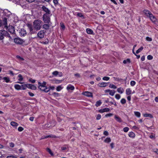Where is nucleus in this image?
I'll list each match as a JSON object with an SVG mask.
<instances>
[{
  "label": "nucleus",
  "instance_id": "338daca9",
  "mask_svg": "<svg viewBox=\"0 0 158 158\" xmlns=\"http://www.w3.org/2000/svg\"><path fill=\"white\" fill-rule=\"evenodd\" d=\"M77 16H79L80 17H83V15L81 13H78L77 14Z\"/></svg>",
  "mask_w": 158,
  "mask_h": 158
},
{
  "label": "nucleus",
  "instance_id": "79ce46f5",
  "mask_svg": "<svg viewBox=\"0 0 158 158\" xmlns=\"http://www.w3.org/2000/svg\"><path fill=\"white\" fill-rule=\"evenodd\" d=\"M18 77L19 78V79H18V80L20 81H22L23 79V77H22V75H21V74H19L18 76Z\"/></svg>",
  "mask_w": 158,
  "mask_h": 158
},
{
  "label": "nucleus",
  "instance_id": "a211bd4d",
  "mask_svg": "<svg viewBox=\"0 0 158 158\" xmlns=\"http://www.w3.org/2000/svg\"><path fill=\"white\" fill-rule=\"evenodd\" d=\"M107 85V83L105 82H102L99 83L98 86L100 87H105Z\"/></svg>",
  "mask_w": 158,
  "mask_h": 158
},
{
  "label": "nucleus",
  "instance_id": "ea45409f",
  "mask_svg": "<svg viewBox=\"0 0 158 158\" xmlns=\"http://www.w3.org/2000/svg\"><path fill=\"white\" fill-rule=\"evenodd\" d=\"M120 102L122 104H124L126 103V100L125 98H122L121 99Z\"/></svg>",
  "mask_w": 158,
  "mask_h": 158
},
{
  "label": "nucleus",
  "instance_id": "0e129e2a",
  "mask_svg": "<svg viewBox=\"0 0 158 158\" xmlns=\"http://www.w3.org/2000/svg\"><path fill=\"white\" fill-rule=\"evenodd\" d=\"M26 1L29 3H32L34 2L35 0H26Z\"/></svg>",
  "mask_w": 158,
  "mask_h": 158
},
{
  "label": "nucleus",
  "instance_id": "f3484780",
  "mask_svg": "<svg viewBox=\"0 0 158 158\" xmlns=\"http://www.w3.org/2000/svg\"><path fill=\"white\" fill-rule=\"evenodd\" d=\"M114 118L117 122L119 123L122 122V120L121 118L117 115H115L114 116Z\"/></svg>",
  "mask_w": 158,
  "mask_h": 158
},
{
  "label": "nucleus",
  "instance_id": "09e8293b",
  "mask_svg": "<svg viewBox=\"0 0 158 158\" xmlns=\"http://www.w3.org/2000/svg\"><path fill=\"white\" fill-rule=\"evenodd\" d=\"M55 82L56 83L59 84L61 83L62 81V80H55Z\"/></svg>",
  "mask_w": 158,
  "mask_h": 158
},
{
  "label": "nucleus",
  "instance_id": "1a4fd4ad",
  "mask_svg": "<svg viewBox=\"0 0 158 158\" xmlns=\"http://www.w3.org/2000/svg\"><path fill=\"white\" fill-rule=\"evenodd\" d=\"M27 88L34 90L36 89V87L35 85L30 84H27Z\"/></svg>",
  "mask_w": 158,
  "mask_h": 158
},
{
  "label": "nucleus",
  "instance_id": "a18cd8bd",
  "mask_svg": "<svg viewBox=\"0 0 158 158\" xmlns=\"http://www.w3.org/2000/svg\"><path fill=\"white\" fill-rule=\"evenodd\" d=\"M146 40L148 41H151L152 40V39L151 38L147 36L146 37Z\"/></svg>",
  "mask_w": 158,
  "mask_h": 158
},
{
  "label": "nucleus",
  "instance_id": "5701e85b",
  "mask_svg": "<svg viewBox=\"0 0 158 158\" xmlns=\"http://www.w3.org/2000/svg\"><path fill=\"white\" fill-rule=\"evenodd\" d=\"M126 93L127 95H130L131 93V90L130 88H127L126 90Z\"/></svg>",
  "mask_w": 158,
  "mask_h": 158
},
{
  "label": "nucleus",
  "instance_id": "c9c22d12",
  "mask_svg": "<svg viewBox=\"0 0 158 158\" xmlns=\"http://www.w3.org/2000/svg\"><path fill=\"white\" fill-rule=\"evenodd\" d=\"M60 26L61 28L63 30H64L65 28V27L64 24L62 22L60 23Z\"/></svg>",
  "mask_w": 158,
  "mask_h": 158
},
{
  "label": "nucleus",
  "instance_id": "39448f33",
  "mask_svg": "<svg viewBox=\"0 0 158 158\" xmlns=\"http://www.w3.org/2000/svg\"><path fill=\"white\" fill-rule=\"evenodd\" d=\"M14 42L17 44H21L24 42V41L19 37L15 38L14 39Z\"/></svg>",
  "mask_w": 158,
  "mask_h": 158
},
{
  "label": "nucleus",
  "instance_id": "5fc2aeb1",
  "mask_svg": "<svg viewBox=\"0 0 158 158\" xmlns=\"http://www.w3.org/2000/svg\"><path fill=\"white\" fill-rule=\"evenodd\" d=\"M113 115V114L112 113H109L107 114H106L105 115V117H110L112 116Z\"/></svg>",
  "mask_w": 158,
  "mask_h": 158
},
{
  "label": "nucleus",
  "instance_id": "72a5a7b5",
  "mask_svg": "<svg viewBox=\"0 0 158 158\" xmlns=\"http://www.w3.org/2000/svg\"><path fill=\"white\" fill-rule=\"evenodd\" d=\"M130 60L129 59H127L126 60H124L123 61V63L124 64H126L127 63H130Z\"/></svg>",
  "mask_w": 158,
  "mask_h": 158
},
{
  "label": "nucleus",
  "instance_id": "6e6d98bb",
  "mask_svg": "<svg viewBox=\"0 0 158 158\" xmlns=\"http://www.w3.org/2000/svg\"><path fill=\"white\" fill-rule=\"evenodd\" d=\"M29 81L32 83H34L35 82V80L32 79V78L30 79H29Z\"/></svg>",
  "mask_w": 158,
  "mask_h": 158
},
{
  "label": "nucleus",
  "instance_id": "052dcab7",
  "mask_svg": "<svg viewBox=\"0 0 158 158\" xmlns=\"http://www.w3.org/2000/svg\"><path fill=\"white\" fill-rule=\"evenodd\" d=\"M136 45H135L134 46H133V49H132V52H133V53L135 55V52H134V50H135V48L136 47Z\"/></svg>",
  "mask_w": 158,
  "mask_h": 158
},
{
  "label": "nucleus",
  "instance_id": "423d86ee",
  "mask_svg": "<svg viewBox=\"0 0 158 158\" xmlns=\"http://www.w3.org/2000/svg\"><path fill=\"white\" fill-rule=\"evenodd\" d=\"M8 31L12 34H15V29L12 26H9L8 27Z\"/></svg>",
  "mask_w": 158,
  "mask_h": 158
},
{
  "label": "nucleus",
  "instance_id": "6e6552de",
  "mask_svg": "<svg viewBox=\"0 0 158 158\" xmlns=\"http://www.w3.org/2000/svg\"><path fill=\"white\" fill-rule=\"evenodd\" d=\"M82 94L85 96L88 97H92L93 96L92 93L88 91L83 92Z\"/></svg>",
  "mask_w": 158,
  "mask_h": 158
},
{
  "label": "nucleus",
  "instance_id": "393cba45",
  "mask_svg": "<svg viewBox=\"0 0 158 158\" xmlns=\"http://www.w3.org/2000/svg\"><path fill=\"white\" fill-rule=\"evenodd\" d=\"M86 31L88 34H91L93 33V31L90 29L88 28L86 29Z\"/></svg>",
  "mask_w": 158,
  "mask_h": 158
},
{
  "label": "nucleus",
  "instance_id": "6ab92c4d",
  "mask_svg": "<svg viewBox=\"0 0 158 158\" xmlns=\"http://www.w3.org/2000/svg\"><path fill=\"white\" fill-rule=\"evenodd\" d=\"M67 89L68 90L69 89L73 90L74 89V87L73 85H69L67 86Z\"/></svg>",
  "mask_w": 158,
  "mask_h": 158
},
{
  "label": "nucleus",
  "instance_id": "473e14b6",
  "mask_svg": "<svg viewBox=\"0 0 158 158\" xmlns=\"http://www.w3.org/2000/svg\"><path fill=\"white\" fill-rule=\"evenodd\" d=\"M43 27L45 29H48L49 27V25L47 24H44L43 26Z\"/></svg>",
  "mask_w": 158,
  "mask_h": 158
},
{
  "label": "nucleus",
  "instance_id": "c03bdc74",
  "mask_svg": "<svg viewBox=\"0 0 158 158\" xmlns=\"http://www.w3.org/2000/svg\"><path fill=\"white\" fill-rule=\"evenodd\" d=\"M135 82L134 81H131L130 82V85L131 86H134L135 84Z\"/></svg>",
  "mask_w": 158,
  "mask_h": 158
},
{
  "label": "nucleus",
  "instance_id": "cd10ccee",
  "mask_svg": "<svg viewBox=\"0 0 158 158\" xmlns=\"http://www.w3.org/2000/svg\"><path fill=\"white\" fill-rule=\"evenodd\" d=\"M135 115L137 117L139 118L140 116V113L139 112L135 111L134 112Z\"/></svg>",
  "mask_w": 158,
  "mask_h": 158
},
{
  "label": "nucleus",
  "instance_id": "de8ad7c7",
  "mask_svg": "<svg viewBox=\"0 0 158 158\" xmlns=\"http://www.w3.org/2000/svg\"><path fill=\"white\" fill-rule=\"evenodd\" d=\"M6 158H17V157H16V156L10 155L7 156Z\"/></svg>",
  "mask_w": 158,
  "mask_h": 158
},
{
  "label": "nucleus",
  "instance_id": "f8f14e48",
  "mask_svg": "<svg viewBox=\"0 0 158 158\" xmlns=\"http://www.w3.org/2000/svg\"><path fill=\"white\" fill-rule=\"evenodd\" d=\"M19 33L21 36H24L27 34L26 31L23 29H21Z\"/></svg>",
  "mask_w": 158,
  "mask_h": 158
},
{
  "label": "nucleus",
  "instance_id": "a878e982",
  "mask_svg": "<svg viewBox=\"0 0 158 158\" xmlns=\"http://www.w3.org/2000/svg\"><path fill=\"white\" fill-rule=\"evenodd\" d=\"M4 34H5L4 36H6L10 38V39H11V37L9 34V33L6 31L5 30V31H4Z\"/></svg>",
  "mask_w": 158,
  "mask_h": 158
},
{
  "label": "nucleus",
  "instance_id": "4c0bfd02",
  "mask_svg": "<svg viewBox=\"0 0 158 158\" xmlns=\"http://www.w3.org/2000/svg\"><path fill=\"white\" fill-rule=\"evenodd\" d=\"M143 47H141L140 48L138 49L136 51V53L137 54L138 53H139L141 51H142L143 50Z\"/></svg>",
  "mask_w": 158,
  "mask_h": 158
},
{
  "label": "nucleus",
  "instance_id": "37998d69",
  "mask_svg": "<svg viewBox=\"0 0 158 158\" xmlns=\"http://www.w3.org/2000/svg\"><path fill=\"white\" fill-rule=\"evenodd\" d=\"M129 130V128L128 127H125L123 129V131L125 132H128Z\"/></svg>",
  "mask_w": 158,
  "mask_h": 158
},
{
  "label": "nucleus",
  "instance_id": "e2e57ef3",
  "mask_svg": "<svg viewBox=\"0 0 158 158\" xmlns=\"http://www.w3.org/2000/svg\"><path fill=\"white\" fill-rule=\"evenodd\" d=\"M68 148L66 146H64L61 148V149L62 150H66Z\"/></svg>",
  "mask_w": 158,
  "mask_h": 158
},
{
  "label": "nucleus",
  "instance_id": "f03ea898",
  "mask_svg": "<svg viewBox=\"0 0 158 158\" xmlns=\"http://www.w3.org/2000/svg\"><path fill=\"white\" fill-rule=\"evenodd\" d=\"M39 86L38 88L42 91H43L45 92H48L49 91V88H47L45 86L46 82H44L43 84L39 82L38 83Z\"/></svg>",
  "mask_w": 158,
  "mask_h": 158
},
{
  "label": "nucleus",
  "instance_id": "4be33fe9",
  "mask_svg": "<svg viewBox=\"0 0 158 158\" xmlns=\"http://www.w3.org/2000/svg\"><path fill=\"white\" fill-rule=\"evenodd\" d=\"M128 135L129 137L131 138H134L135 136V133L132 132H129L128 133Z\"/></svg>",
  "mask_w": 158,
  "mask_h": 158
},
{
  "label": "nucleus",
  "instance_id": "9b49d317",
  "mask_svg": "<svg viewBox=\"0 0 158 158\" xmlns=\"http://www.w3.org/2000/svg\"><path fill=\"white\" fill-rule=\"evenodd\" d=\"M4 31H5V30H1L0 31V40H2L4 38L5 34H4V32H3Z\"/></svg>",
  "mask_w": 158,
  "mask_h": 158
},
{
  "label": "nucleus",
  "instance_id": "a19ab883",
  "mask_svg": "<svg viewBox=\"0 0 158 158\" xmlns=\"http://www.w3.org/2000/svg\"><path fill=\"white\" fill-rule=\"evenodd\" d=\"M109 87L111 88L114 89H115L117 88V87L115 85H113L112 84H110V85Z\"/></svg>",
  "mask_w": 158,
  "mask_h": 158
},
{
  "label": "nucleus",
  "instance_id": "58836bf2",
  "mask_svg": "<svg viewBox=\"0 0 158 158\" xmlns=\"http://www.w3.org/2000/svg\"><path fill=\"white\" fill-rule=\"evenodd\" d=\"M111 141V139L110 138H107L105 140L104 142L106 143H109Z\"/></svg>",
  "mask_w": 158,
  "mask_h": 158
},
{
  "label": "nucleus",
  "instance_id": "864d4df0",
  "mask_svg": "<svg viewBox=\"0 0 158 158\" xmlns=\"http://www.w3.org/2000/svg\"><path fill=\"white\" fill-rule=\"evenodd\" d=\"M153 56L150 55H149L147 56V58L148 60H151L153 59Z\"/></svg>",
  "mask_w": 158,
  "mask_h": 158
},
{
  "label": "nucleus",
  "instance_id": "69168bd1",
  "mask_svg": "<svg viewBox=\"0 0 158 158\" xmlns=\"http://www.w3.org/2000/svg\"><path fill=\"white\" fill-rule=\"evenodd\" d=\"M28 94L31 97H33L34 95V94L33 93L30 92H29Z\"/></svg>",
  "mask_w": 158,
  "mask_h": 158
},
{
  "label": "nucleus",
  "instance_id": "dca6fc26",
  "mask_svg": "<svg viewBox=\"0 0 158 158\" xmlns=\"http://www.w3.org/2000/svg\"><path fill=\"white\" fill-rule=\"evenodd\" d=\"M150 20L154 23H155L156 21V17L152 14V16H150L149 17Z\"/></svg>",
  "mask_w": 158,
  "mask_h": 158
},
{
  "label": "nucleus",
  "instance_id": "c756f323",
  "mask_svg": "<svg viewBox=\"0 0 158 158\" xmlns=\"http://www.w3.org/2000/svg\"><path fill=\"white\" fill-rule=\"evenodd\" d=\"M3 79L5 80L6 83H8L10 81V78L8 77H4L3 78Z\"/></svg>",
  "mask_w": 158,
  "mask_h": 158
},
{
  "label": "nucleus",
  "instance_id": "f704fd0d",
  "mask_svg": "<svg viewBox=\"0 0 158 158\" xmlns=\"http://www.w3.org/2000/svg\"><path fill=\"white\" fill-rule=\"evenodd\" d=\"M52 95L53 96L55 97H58L60 96V94L59 93L56 92H53L52 94Z\"/></svg>",
  "mask_w": 158,
  "mask_h": 158
},
{
  "label": "nucleus",
  "instance_id": "ddd939ff",
  "mask_svg": "<svg viewBox=\"0 0 158 158\" xmlns=\"http://www.w3.org/2000/svg\"><path fill=\"white\" fill-rule=\"evenodd\" d=\"M42 9L44 11L46 12V13L49 14V10L45 6H43L42 7Z\"/></svg>",
  "mask_w": 158,
  "mask_h": 158
},
{
  "label": "nucleus",
  "instance_id": "bf43d9fd",
  "mask_svg": "<svg viewBox=\"0 0 158 158\" xmlns=\"http://www.w3.org/2000/svg\"><path fill=\"white\" fill-rule=\"evenodd\" d=\"M10 146L11 148H13L14 147L15 144L14 143L11 142L10 143Z\"/></svg>",
  "mask_w": 158,
  "mask_h": 158
},
{
  "label": "nucleus",
  "instance_id": "20e7f679",
  "mask_svg": "<svg viewBox=\"0 0 158 158\" xmlns=\"http://www.w3.org/2000/svg\"><path fill=\"white\" fill-rule=\"evenodd\" d=\"M27 26L31 34H34L36 33V30L34 28H33L32 25L30 24H27Z\"/></svg>",
  "mask_w": 158,
  "mask_h": 158
},
{
  "label": "nucleus",
  "instance_id": "bb28decb",
  "mask_svg": "<svg viewBox=\"0 0 158 158\" xmlns=\"http://www.w3.org/2000/svg\"><path fill=\"white\" fill-rule=\"evenodd\" d=\"M15 89L19 90L21 89V86L19 85L16 84L15 85Z\"/></svg>",
  "mask_w": 158,
  "mask_h": 158
},
{
  "label": "nucleus",
  "instance_id": "7c9ffc66",
  "mask_svg": "<svg viewBox=\"0 0 158 158\" xmlns=\"http://www.w3.org/2000/svg\"><path fill=\"white\" fill-rule=\"evenodd\" d=\"M102 103V102L100 100H99L96 102L95 106L97 107H98L101 105Z\"/></svg>",
  "mask_w": 158,
  "mask_h": 158
},
{
  "label": "nucleus",
  "instance_id": "e433bc0d",
  "mask_svg": "<svg viewBox=\"0 0 158 158\" xmlns=\"http://www.w3.org/2000/svg\"><path fill=\"white\" fill-rule=\"evenodd\" d=\"M63 88L61 86L59 85L56 87V90L57 91H60L63 89Z\"/></svg>",
  "mask_w": 158,
  "mask_h": 158
},
{
  "label": "nucleus",
  "instance_id": "f257e3e1",
  "mask_svg": "<svg viewBox=\"0 0 158 158\" xmlns=\"http://www.w3.org/2000/svg\"><path fill=\"white\" fill-rule=\"evenodd\" d=\"M42 24V22L40 20H35L33 22L34 27L36 30H39L40 29Z\"/></svg>",
  "mask_w": 158,
  "mask_h": 158
},
{
  "label": "nucleus",
  "instance_id": "2f4dec72",
  "mask_svg": "<svg viewBox=\"0 0 158 158\" xmlns=\"http://www.w3.org/2000/svg\"><path fill=\"white\" fill-rule=\"evenodd\" d=\"M11 125L13 127H16L18 126V123L15 122H11L10 123Z\"/></svg>",
  "mask_w": 158,
  "mask_h": 158
},
{
  "label": "nucleus",
  "instance_id": "49530a36",
  "mask_svg": "<svg viewBox=\"0 0 158 158\" xmlns=\"http://www.w3.org/2000/svg\"><path fill=\"white\" fill-rule=\"evenodd\" d=\"M109 79H110V77H104L102 78L103 80L104 81H107L109 80Z\"/></svg>",
  "mask_w": 158,
  "mask_h": 158
},
{
  "label": "nucleus",
  "instance_id": "4468645a",
  "mask_svg": "<svg viewBox=\"0 0 158 158\" xmlns=\"http://www.w3.org/2000/svg\"><path fill=\"white\" fill-rule=\"evenodd\" d=\"M38 36L40 38H43L44 37V33L42 31H40L37 34Z\"/></svg>",
  "mask_w": 158,
  "mask_h": 158
},
{
  "label": "nucleus",
  "instance_id": "aec40b11",
  "mask_svg": "<svg viewBox=\"0 0 158 158\" xmlns=\"http://www.w3.org/2000/svg\"><path fill=\"white\" fill-rule=\"evenodd\" d=\"M117 91L121 94L123 93L124 92V89L122 87H120L117 89Z\"/></svg>",
  "mask_w": 158,
  "mask_h": 158
},
{
  "label": "nucleus",
  "instance_id": "774afa93",
  "mask_svg": "<svg viewBox=\"0 0 158 158\" xmlns=\"http://www.w3.org/2000/svg\"><path fill=\"white\" fill-rule=\"evenodd\" d=\"M154 152L158 154V149H154Z\"/></svg>",
  "mask_w": 158,
  "mask_h": 158
},
{
  "label": "nucleus",
  "instance_id": "680f3d73",
  "mask_svg": "<svg viewBox=\"0 0 158 158\" xmlns=\"http://www.w3.org/2000/svg\"><path fill=\"white\" fill-rule=\"evenodd\" d=\"M59 77H62L63 76V73L61 72H58V75Z\"/></svg>",
  "mask_w": 158,
  "mask_h": 158
},
{
  "label": "nucleus",
  "instance_id": "0eeeda50",
  "mask_svg": "<svg viewBox=\"0 0 158 158\" xmlns=\"http://www.w3.org/2000/svg\"><path fill=\"white\" fill-rule=\"evenodd\" d=\"M143 12V13L147 17H149L150 16H152V14L149 11L144 10Z\"/></svg>",
  "mask_w": 158,
  "mask_h": 158
},
{
  "label": "nucleus",
  "instance_id": "7ed1b4c3",
  "mask_svg": "<svg viewBox=\"0 0 158 158\" xmlns=\"http://www.w3.org/2000/svg\"><path fill=\"white\" fill-rule=\"evenodd\" d=\"M43 18L44 23H49V14H44L43 15Z\"/></svg>",
  "mask_w": 158,
  "mask_h": 158
},
{
  "label": "nucleus",
  "instance_id": "2eb2a0df",
  "mask_svg": "<svg viewBox=\"0 0 158 158\" xmlns=\"http://www.w3.org/2000/svg\"><path fill=\"white\" fill-rule=\"evenodd\" d=\"M4 13L5 15L7 17H8L11 14V12L7 10H5L4 11Z\"/></svg>",
  "mask_w": 158,
  "mask_h": 158
},
{
  "label": "nucleus",
  "instance_id": "4d7b16f0",
  "mask_svg": "<svg viewBox=\"0 0 158 158\" xmlns=\"http://www.w3.org/2000/svg\"><path fill=\"white\" fill-rule=\"evenodd\" d=\"M104 112H109L110 111V109L108 108H105L104 109Z\"/></svg>",
  "mask_w": 158,
  "mask_h": 158
},
{
  "label": "nucleus",
  "instance_id": "412c9836",
  "mask_svg": "<svg viewBox=\"0 0 158 158\" xmlns=\"http://www.w3.org/2000/svg\"><path fill=\"white\" fill-rule=\"evenodd\" d=\"M3 24L5 25V27H7V19L6 18H4L3 20Z\"/></svg>",
  "mask_w": 158,
  "mask_h": 158
},
{
  "label": "nucleus",
  "instance_id": "c85d7f7f",
  "mask_svg": "<svg viewBox=\"0 0 158 158\" xmlns=\"http://www.w3.org/2000/svg\"><path fill=\"white\" fill-rule=\"evenodd\" d=\"M143 116L144 117H149L151 118H152L153 117L152 115L150 114H143Z\"/></svg>",
  "mask_w": 158,
  "mask_h": 158
},
{
  "label": "nucleus",
  "instance_id": "8fccbe9b",
  "mask_svg": "<svg viewBox=\"0 0 158 158\" xmlns=\"http://www.w3.org/2000/svg\"><path fill=\"white\" fill-rule=\"evenodd\" d=\"M58 71H55L52 73L53 75L55 76H56L58 75Z\"/></svg>",
  "mask_w": 158,
  "mask_h": 158
},
{
  "label": "nucleus",
  "instance_id": "13d9d810",
  "mask_svg": "<svg viewBox=\"0 0 158 158\" xmlns=\"http://www.w3.org/2000/svg\"><path fill=\"white\" fill-rule=\"evenodd\" d=\"M18 129L19 131H22L23 130V128L22 127H18Z\"/></svg>",
  "mask_w": 158,
  "mask_h": 158
},
{
  "label": "nucleus",
  "instance_id": "9d476101",
  "mask_svg": "<svg viewBox=\"0 0 158 158\" xmlns=\"http://www.w3.org/2000/svg\"><path fill=\"white\" fill-rule=\"evenodd\" d=\"M109 92V94L111 95L112 96H113L114 95L115 93V91L114 90H110V89H107L105 90V92Z\"/></svg>",
  "mask_w": 158,
  "mask_h": 158
},
{
  "label": "nucleus",
  "instance_id": "b1692460",
  "mask_svg": "<svg viewBox=\"0 0 158 158\" xmlns=\"http://www.w3.org/2000/svg\"><path fill=\"white\" fill-rule=\"evenodd\" d=\"M21 89L23 90H25L27 88V84H24L22 85L21 86Z\"/></svg>",
  "mask_w": 158,
  "mask_h": 158
},
{
  "label": "nucleus",
  "instance_id": "603ef678",
  "mask_svg": "<svg viewBox=\"0 0 158 158\" xmlns=\"http://www.w3.org/2000/svg\"><path fill=\"white\" fill-rule=\"evenodd\" d=\"M101 115L100 114H98L96 117V119L97 120H99L101 119Z\"/></svg>",
  "mask_w": 158,
  "mask_h": 158
},
{
  "label": "nucleus",
  "instance_id": "3c124183",
  "mask_svg": "<svg viewBox=\"0 0 158 158\" xmlns=\"http://www.w3.org/2000/svg\"><path fill=\"white\" fill-rule=\"evenodd\" d=\"M115 98L118 100L120 98V96L118 94H116L115 95Z\"/></svg>",
  "mask_w": 158,
  "mask_h": 158
}]
</instances>
